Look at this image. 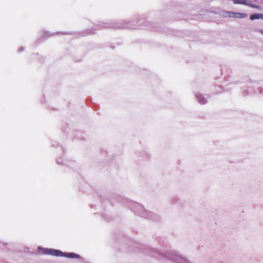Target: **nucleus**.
<instances>
[{
  "label": "nucleus",
  "instance_id": "f257e3e1",
  "mask_svg": "<svg viewBox=\"0 0 263 263\" xmlns=\"http://www.w3.org/2000/svg\"><path fill=\"white\" fill-rule=\"evenodd\" d=\"M228 14L229 17H232L238 18H243L248 16V15L244 13L229 12Z\"/></svg>",
  "mask_w": 263,
  "mask_h": 263
},
{
  "label": "nucleus",
  "instance_id": "f03ea898",
  "mask_svg": "<svg viewBox=\"0 0 263 263\" xmlns=\"http://www.w3.org/2000/svg\"><path fill=\"white\" fill-rule=\"evenodd\" d=\"M44 253L47 254H50L54 256H60L62 254V252L60 251L51 249H47L45 251Z\"/></svg>",
  "mask_w": 263,
  "mask_h": 263
},
{
  "label": "nucleus",
  "instance_id": "7ed1b4c3",
  "mask_svg": "<svg viewBox=\"0 0 263 263\" xmlns=\"http://www.w3.org/2000/svg\"><path fill=\"white\" fill-rule=\"evenodd\" d=\"M235 4H242L245 5H249L247 0H232Z\"/></svg>",
  "mask_w": 263,
  "mask_h": 263
},
{
  "label": "nucleus",
  "instance_id": "20e7f679",
  "mask_svg": "<svg viewBox=\"0 0 263 263\" xmlns=\"http://www.w3.org/2000/svg\"><path fill=\"white\" fill-rule=\"evenodd\" d=\"M197 99L201 104H204L206 103V100L201 95L197 96Z\"/></svg>",
  "mask_w": 263,
  "mask_h": 263
},
{
  "label": "nucleus",
  "instance_id": "39448f33",
  "mask_svg": "<svg viewBox=\"0 0 263 263\" xmlns=\"http://www.w3.org/2000/svg\"><path fill=\"white\" fill-rule=\"evenodd\" d=\"M261 14H254L250 16V19L251 20H254L256 19L260 18Z\"/></svg>",
  "mask_w": 263,
  "mask_h": 263
},
{
  "label": "nucleus",
  "instance_id": "423d86ee",
  "mask_svg": "<svg viewBox=\"0 0 263 263\" xmlns=\"http://www.w3.org/2000/svg\"><path fill=\"white\" fill-rule=\"evenodd\" d=\"M66 256L70 257V258H74V257L79 256V255H78L74 253H67V254L66 255Z\"/></svg>",
  "mask_w": 263,
  "mask_h": 263
},
{
  "label": "nucleus",
  "instance_id": "0eeeda50",
  "mask_svg": "<svg viewBox=\"0 0 263 263\" xmlns=\"http://www.w3.org/2000/svg\"><path fill=\"white\" fill-rule=\"evenodd\" d=\"M247 6H250V7H252V8H254L259 9V10L261 9V7H260L256 6V5H255L251 4L250 3H249V5H248Z\"/></svg>",
  "mask_w": 263,
  "mask_h": 263
},
{
  "label": "nucleus",
  "instance_id": "6e6552de",
  "mask_svg": "<svg viewBox=\"0 0 263 263\" xmlns=\"http://www.w3.org/2000/svg\"><path fill=\"white\" fill-rule=\"evenodd\" d=\"M260 32L263 35V29L260 30Z\"/></svg>",
  "mask_w": 263,
  "mask_h": 263
},
{
  "label": "nucleus",
  "instance_id": "1a4fd4ad",
  "mask_svg": "<svg viewBox=\"0 0 263 263\" xmlns=\"http://www.w3.org/2000/svg\"><path fill=\"white\" fill-rule=\"evenodd\" d=\"M260 18L263 20V14H261V16H260Z\"/></svg>",
  "mask_w": 263,
  "mask_h": 263
}]
</instances>
